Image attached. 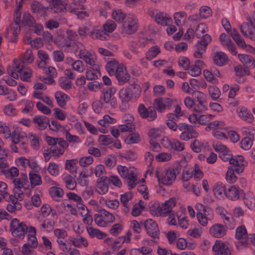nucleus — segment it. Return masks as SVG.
Listing matches in <instances>:
<instances>
[{"instance_id": "6", "label": "nucleus", "mask_w": 255, "mask_h": 255, "mask_svg": "<svg viewBox=\"0 0 255 255\" xmlns=\"http://www.w3.org/2000/svg\"><path fill=\"white\" fill-rule=\"evenodd\" d=\"M212 40L210 35L206 34L203 36L201 40L198 41L195 46L197 50L194 53V56L196 58H201L202 55L205 53L208 44Z\"/></svg>"}, {"instance_id": "25", "label": "nucleus", "mask_w": 255, "mask_h": 255, "mask_svg": "<svg viewBox=\"0 0 255 255\" xmlns=\"http://www.w3.org/2000/svg\"><path fill=\"white\" fill-rule=\"evenodd\" d=\"M33 122L36 127L40 130L45 129L49 124V119L44 116H36L33 118Z\"/></svg>"}, {"instance_id": "15", "label": "nucleus", "mask_w": 255, "mask_h": 255, "mask_svg": "<svg viewBox=\"0 0 255 255\" xmlns=\"http://www.w3.org/2000/svg\"><path fill=\"white\" fill-rule=\"evenodd\" d=\"M215 255H231V250L223 242L217 241L212 247Z\"/></svg>"}, {"instance_id": "50", "label": "nucleus", "mask_w": 255, "mask_h": 255, "mask_svg": "<svg viewBox=\"0 0 255 255\" xmlns=\"http://www.w3.org/2000/svg\"><path fill=\"white\" fill-rule=\"evenodd\" d=\"M140 137L136 133H132L129 134L125 139V142L128 144H133L138 142L140 141Z\"/></svg>"}, {"instance_id": "49", "label": "nucleus", "mask_w": 255, "mask_h": 255, "mask_svg": "<svg viewBox=\"0 0 255 255\" xmlns=\"http://www.w3.org/2000/svg\"><path fill=\"white\" fill-rule=\"evenodd\" d=\"M126 179H127L129 189H132L135 186L136 184V181L137 180V178L135 174L133 171H131Z\"/></svg>"}, {"instance_id": "11", "label": "nucleus", "mask_w": 255, "mask_h": 255, "mask_svg": "<svg viewBox=\"0 0 255 255\" xmlns=\"http://www.w3.org/2000/svg\"><path fill=\"white\" fill-rule=\"evenodd\" d=\"M155 176L157 178L159 184H162L166 185H170L172 182L175 180L176 176L173 171L170 169H168L166 172L163 174L161 177L158 175V172L156 171Z\"/></svg>"}, {"instance_id": "14", "label": "nucleus", "mask_w": 255, "mask_h": 255, "mask_svg": "<svg viewBox=\"0 0 255 255\" xmlns=\"http://www.w3.org/2000/svg\"><path fill=\"white\" fill-rule=\"evenodd\" d=\"M172 103V101L167 98H160L154 100V108L160 113L164 111L166 108H169Z\"/></svg>"}, {"instance_id": "61", "label": "nucleus", "mask_w": 255, "mask_h": 255, "mask_svg": "<svg viewBox=\"0 0 255 255\" xmlns=\"http://www.w3.org/2000/svg\"><path fill=\"white\" fill-rule=\"evenodd\" d=\"M99 213L101 214V216L108 222L112 223L115 220V218L111 213L104 209L100 210Z\"/></svg>"}, {"instance_id": "59", "label": "nucleus", "mask_w": 255, "mask_h": 255, "mask_svg": "<svg viewBox=\"0 0 255 255\" xmlns=\"http://www.w3.org/2000/svg\"><path fill=\"white\" fill-rule=\"evenodd\" d=\"M209 93L210 97L214 100L218 99L220 96V91L216 86H210L209 88Z\"/></svg>"}, {"instance_id": "38", "label": "nucleus", "mask_w": 255, "mask_h": 255, "mask_svg": "<svg viewBox=\"0 0 255 255\" xmlns=\"http://www.w3.org/2000/svg\"><path fill=\"white\" fill-rule=\"evenodd\" d=\"M63 180L65 183L66 187L69 190H74L77 185L76 182L75 181L73 177L69 174H64Z\"/></svg>"}, {"instance_id": "27", "label": "nucleus", "mask_w": 255, "mask_h": 255, "mask_svg": "<svg viewBox=\"0 0 255 255\" xmlns=\"http://www.w3.org/2000/svg\"><path fill=\"white\" fill-rule=\"evenodd\" d=\"M213 59L215 64L220 66L226 65L228 61L227 55L221 51L216 52L215 54Z\"/></svg>"}, {"instance_id": "48", "label": "nucleus", "mask_w": 255, "mask_h": 255, "mask_svg": "<svg viewBox=\"0 0 255 255\" xmlns=\"http://www.w3.org/2000/svg\"><path fill=\"white\" fill-rule=\"evenodd\" d=\"M197 218L199 223L202 226H205L208 224V221L212 219L213 215L208 216V215L202 214L201 212H198L197 213Z\"/></svg>"}, {"instance_id": "43", "label": "nucleus", "mask_w": 255, "mask_h": 255, "mask_svg": "<svg viewBox=\"0 0 255 255\" xmlns=\"http://www.w3.org/2000/svg\"><path fill=\"white\" fill-rule=\"evenodd\" d=\"M35 23L34 18L29 13L25 12L23 14L22 24L28 27H33Z\"/></svg>"}, {"instance_id": "28", "label": "nucleus", "mask_w": 255, "mask_h": 255, "mask_svg": "<svg viewBox=\"0 0 255 255\" xmlns=\"http://www.w3.org/2000/svg\"><path fill=\"white\" fill-rule=\"evenodd\" d=\"M67 196L69 199L74 201L77 203V207L79 209H81L83 210L88 211L86 206L83 204V200L82 198L77 194L73 192H68L67 193Z\"/></svg>"}, {"instance_id": "30", "label": "nucleus", "mask_w": 255, "mask_h": 255, "mask_svg": "<svg viewBox=\"0 0 255 255\" xmlns=\"http://www.w3.org/2000/svg\"><path fill=\"white\" fill-rule=\"evenodd\" d=\"M49 193L54 200L59 201L60 199L63 196L64 192L61 188L53 186L49 189Z\"/></svg>"}, {"instance_id": "26", "label": "nucleus", "mask_w": 255, "mask_h": 255, "mask_svg": "<svg viewBox=\"0 0 255 255\" xmlns=\"http://www.w3.org/2000/svg\"><path fill=\"white\" fill-rule=\"evenodd\" d=\"M12 143L16 144L21 142V140L26 139V134L21 131L19 129H15L11 133L10 136Z\"/></svg>"}, {"instance_id": "13", "label": "nucleus", "mask_w": 255, "mask_h": 255, "mask_svg": "<svg viewBox=\"0 0 255 255\" xmlns=\"http://www.w3.org/2000/svg\"><path fill=\"white\" fill-rule=\"evenodd\" d=\"M219 157L224 161H229L230 164L233 165H237L240 163L244 162V158L242 155H238L233 158L229 150L224 153H220Z\"/></svg>"}, {"instance_id": "55", "label": "nucleus", "mask_w": 255, "mask_h": 255, "mask_svg": "<svg viewBox=\"0 0 255 255\" xmlns=\"http://www.w3.org/2000/svg\"><path fill=\"white\" fill-rule=\"evenodd\" d=\"M133 119L132 117H130V119L129 121L130 123H128L126 125H121L119 127V129L121 132L130 131L131 132L134 129V126L131 124Z\"/></svg>"}, {"instance_id": "41", "label": "nucleus", "mask_w": 255, "mask_h": 255, "mask_svg": "<svg viewBox=\"0 0 255 255\" xmlns=\"http://www.w3.org/2000/svg\"><path fill=\"white\" fill-rule=\"evenodd\" d=\"M14 24H12L11 29L13 31V35L16 37L19 33L20 32V13L18 12H17L15 15H14Z\"/></svg>"}, {"instance_id": "32", "label": "nucleus", "mask_w": 255, "mask_h": 255, "mask_svg": "<svg viewBox=\"0 0 255 255\" xmlns=\"http://www.w3.org/2000/svg\"><path fill=\"white\" fill-rule=\"evenodd\" d=\"M204 64L202 61L197 60L195 61V64L191 67V69L189 74L191 76L196 77L200 75L201 73V69L203 68Z\"/></svg>"}, {"instance_id": "62", "label": "nucleus", "mask_w": 255, "mask_h": 255, "mask_svg": "<svg viewBox=\"0 0 255 255\" xmlns=\"http://www.w3.org/2000/svg\"><path fill=\"white\" fill-rule=\"evenodd\" d=\"M253 140L247 136L245 137L241 142V147L245 150L250 149L253 145Z\"/></svg>"}, {"instance_id": "45", "label": "nucleus", "mask_w": 255, "mask_h": 255, "mask_svg": "<svg viewBox=\"0 0 255 255\" xmlns=\"http://www.w3.org/2000/svg\"><path fill=\"white\" fill-rule=\"evenodd\" d=\"M239 116L245 121L250 123L252 121L253 115L249 111L245 108H242L239 113Z\"/></svg>"}, {"instance_id": "21", "label": "nucleus", "mask_w": 255, "mask_h": 255, "mask_svg": "<svg viewBox=\"0 0 255 255\" xmlns=\"http://www.w3.org/2000/svg\"><path fill=\"white\" fill-rule=\"evenodd\" d=\"M226 232L224 226L219 224L213 225L210 229V234L215 238H222L226 235Z\"/></svg>"}, {"instance_id": "31", "label": "nucleus", "mask_w": 255, "mask_h": 255, "mask_svg": "<svg viewBox=\"0 0 255 255\" xmlns=\"http://www.w3.org/2000/svg\"><path fill=\"white\" fill-rule=\"evenodd\" d=\"M238 57L245 67L255 66V61L253 60V57L251 55L240 54L238 55Z\"/></svg>"}, {"instance_id": "51", "label": "nucleus", "mask_w": 255, "mask_h": 255, "mask_svg": "<svg viewBox=\"0 0 255 255\" xmlns=\"http://www.w3.org/2000/svg\"><path fill=\"white\" fill-rule=\"evenodd\" d=\"M95 70L92 68L86 72V77L88 80H95L98 79L97 74L99 73V69L98 67H95Z\"/></svg>"}, {"instance_id": "18", "label": "nucleus", "mask_w": 255, "mask_h": 255, "mask_svg": "<svg viewBox=\"0 0 255 255\" xmlns=\"http://www.w3.org/2000/svg\"><path fill=\"white\" fill-rule=\"evenodd\" d=\"M242 34L253 40H255V27L254 24H244L240 26Z\"/></svg>"}, {"instance_id": "3", "label": "nucleus", "mask_w": 255, "mask_h": 255, "mask_svg": "<svg viewBox=\"0 0 255 255\" xmlns=\"http://www.w3.org/2000/svg\"><path fill=\"white\" fill-rule=\"evenodd\" d=\"M116 92V89L114 87L103 89L101 96V104H109L114 108L117 107V101L115 97Z\"/></svg>"}, {"instance_id": "44", "label": "nucleus", "mask_w": 255, "mask_h": 255, "mask_svg": "<svg viewBox=\"0 0 255 255\" xmlns=\"http://www.w3.org/2000/svg\"><path fill=\"white\" fill-rule=\"evenodd\" d=\"M160 52L159 48L157 46L151 47L146 53V58L151 60L156 57Z\"/></svg>"}, {"instance_id": "29", "label": "nucleus", "mask_w": 255, "mask_h": 255, "mask_svg": "<svg viewBox=\"0 0 255 255\" xmlns=\"http://www.w3.org/2000/svg\"><path fill=\"white\" fill-rule=\"evenodd\" d=\"M213 191L214 195L218 199H222L226 196L225 186L220 182H218L214 185Z\"/></svg>"}, {"instance_id": "12", "label": "nucleus", "mask_w": 255, "mask_h": 255, "mask_svg": "<svg viewBox=\"0 0 255 255\" xmlns=\"http://www.w3.org/2000/svg\"><path fill=\"white\" fill-rule=\"evenodd\" d=\"M219 39L224 47L227 48L232 55H237V52L236 51V45L228 35L224 33H222L220 36Z\"/></svg>"}, {"instance_id": "2", "label": "nucleus", "mask_w": 255, "mask_h": 255, "mask_svg": "<svg viewBox=\"0 0 255 255\" xmlns=\"http://www.w3.org/2000/svg\"><path fill=\"white\" fill-rule=\"evenodd\" d=\"M10 227L12 236L21 239L24 238L25 234L27 232L28 227L25 223L20 222L16 218L11 221Z\"/></svg>"}, {"instance_id": "19", "label": "nucleus", "mask_w": 255, "mask_h": 255, "mask_svg": "<svg viewBox=\"0 0 255 255\" xmlns=\"http://www.w3.org/2000/svg\"><path fill=\"white\" fill-rule=\"evenodd\" d=\"M115 74H116V77L120 84H123L129 80L130 76L128 73L126 68H125L124 66L122 64L119 66Z\"/></svg>"}, {"instance_id": "64", "label": "nucleus", "mask_w": 255, "mask_h": 255, "mask_svg": "<svg viewBox=\"0 0 255 255\" xmlns=\"http://www.w3.org/2000/svg\"><path fill=\"white\" fill-rule=\"evenodd\" d=\"M191 94L196 102L199 101L202 102V101H205L206 100L205 95L200 91H193Z\"/></svg>"}, {"instance_id": "56", "label": "nucleus", "mask_w": 255, "mask_h": 255, "mask_svg": "<svg viewBox=\"0 0 255 255\" xmlns=\"http://www.w3.org/2000/svg\"><path fill=\"white\" fill-rule=\"evenodd\" d=\"M247 236V230L245 226H241L237 228L236 232V238L237 239H245Z\"/></svg>"}, {"instance_id": "35", "label": "nucleus", "mask_w": 255, "mask_h": 255, "mask_svg": "<svg viewBox=\"0 0 255 255\" xmlns=\"http://www.w3.org/2000/svg\"><path fill=\"white\" fill-rule=\"evenodd\" d=\"M131 98H137L141 93V89L137 84H131L126 88Z\"/></svg>"}, {"instance_id": "60", "label": "nucleus", "mask_w": 255, "mask_h": 255, "mask_svg": "<svg viewBox=\"0 0 255 255\" xmlns=\"http://www.w3.org/2000/svg\"><path fill=\"white\" fill-rule=\"evenodd\" d=\"M88 175L85 171L81 172L77 179V182L81 186H84L88 185L89 181L87 179Z\"/></svg>"}, {"instance_id": "54", "label": "nucleus", "mask_w": 255, "mask_h": 255, "mask_svg": "<svg viewBox=\"0 0 255 255\" xmlns=\"http://www.w3.org/2000/svg\"><path fill=\"white\" fill-rule=\"evenodd\" d=\"M49 149L50 152H51L52 155L55 157H59L64 152V149L59 147L57 144L51 146Z\"/></svg>"}, {"instance_id": "22", "label": "nucleus", "mask_w": 255, "mask_h": 255, "mask_svg": "<svg viewBox=\"0 0 255 255\" xmlns=\"http://www.w3.org/2000/svg\"><path fill=\"white\" fill-rule=\"evenodd\" d=\"M234 70L236 72V75L237 77L236 80L238 83L244 82L245 80L244 77V75H249L250 74L248 67L243 68L241 65L236 66L234 68Z\"/></svg>"}, {"instance_id": "53", "label": "nucleus", "mask_w": 255, "mask_h": 255, "mask_svg": "<svg viewBox=\"0 0 255 255\" xmlns=\"http://www.w3.org/2000/svg\"><path fill=\"white\" fill-rule=\"evenodd\" d=\"M59 84L60 87L64 90H68L71 88L72 82L67 78L61 77L59 80Z\"/></svg>"}, {"instance_id": "7", "label": "nucleus", "mask_w": 255, "mask_h": 255, "mask_svg": "<svg viewBox=\"0 0 255 255\" xmlns=\"http://www.w3.org/2000/svg\"><path fill=\"white\" fill-rule=\"evenodd\" d=\"M175 205V199L170 198L162 204L161 206H158L152 214L157 216H165L167 213L171 212L172 209Z\"/></svg>"}, {"instance_id": "63", "label": "nucleus", "mask_w": 255, "mask_h": 255, "mask_svg": "<svg viewBox=\"0 0 255 255\" xmlns=\"http://www.w3.org/2000/svg\"><path fill=\"white\" fill-rule=\"evenodd\" d=\"M200 14L202 18H206L212 14V10L208 6H203L200 8Z\"/></svg>"}, {"instance_id": "1", "label": "nucleus", "mask_w": 255, "mask_h": 255, "mask_svg": "<svg viewBox=\"0 0 255 255\" xmlns=\"http://www.w3.org/2000/svg\"><path fill=\"white\" fill-rule=\"evenodd\" d=\"M51 2L52 6L50 8L44 7L38 1H34L31 4V9L33 12L44 14L46 10L50 8L53 10L55 13L63 11L66 9L65 4L66 3L63 0H48Z\"/></svg>"}, {"instance_id": "16", "label": "nucleus", "mask_w": 255, "mask_h": 255, "mask_svg": "<svg viewBox=\"0 0 255 255\" xmlns=\"http://www.w3.org/2000/svg\"><path fill=\"white\" fill-rule=\"evenodd\" d=\"M109 184L110 179L106 176H102L98 179L96 188L97 192L101 195L106 194L108 191Z\"/></svg>"}, {"instance_id": "39", "label": "nucleus", "mask_w": 255, "mask_h": 255, "mask_svg": "<svg viewBox=\"0 0 255 255\" xmlns=\"http://www.w3.org/2000/svg\"><path fill=\"white\" fill-rule=\"evenodd\" d=\"M87 230L89 235L91 238L97 237L99 239H103L107 236L106 233L91 227L87 228Z\"/></svg>"}, {"instance_id": "4", "label": "nucleus", "mask_w": 255, "mask_h": 255, "mask_svg": "<svg viewBox=\"0 0 255 255\" xmlns=\"http://www.w3.org/2000/svg\"><path fill=\"white\" fill-rule=\"evenodd\" d=\"M179 130L180 132V138L183 140H188L190 138L198 136V133L193 127L186 123H180L178 125Z\"/></svg>"}, {"instance_id": "46", "label": "nucleus", "mask_w": 255, "mask_h": 255, "mask_svg": "<svg viewBox=\"0 0 255 255\" xmlns=\"http://www.w3.org/2000/svg\"><path fill=\"white\" fill-rule=\"evenodd\" d=\"M112 17L118 22L122 23L126 18V14L121 9H118L113 11Z\"/></svg>"}, {"instance_id": "20", "label": "nucleus", "mask_w": 255, "mask_h": 255, "mask_svg": "<svg viewBox=\"0 0 255 255\" xmlns=\"http://www.w3.org/2000/svg\"><path fill=\"white\" fill-rule=\"evenodd\" d=\"M54 42L58 46L65 51L72 46L70 40L67 36L63 35H58L55 38Z\"/></svg>"}, {"instance_id": "36", "label": "nucleus", "mask_w": 255, "mask_h": 255, "mask_svg": "<svg viewBox=\"0 0 255 255\" xmlns=\"http://www.w3.org/2000/svg\"><path fill=\"white\" fill-rule=\"evenodd\" d=\"M55 97L58 105L63 108L66 105V101L69 97L63 92L57 91L55 93Z\"/></svg>"}, {"instance_id": "42", "label": "nucleus", "mask_w": 255, "mask_h": 255, "mask_svg": "<svg viewBox=\"0 0 255 255\" xmlns=\"http://www.w3.org/2000/svg\"><path fill=\"white\" fill-rule=\"evenodd\" d=\"M120 65L115 59H112L107 62L106 67L110 75H114Z\"/></svg>"}, {"instance_id": "5", "label": "nucleus", "mask_w": 255, "mask_h": 255, "mask_svg": "<svg viewBox=\"0 0 255 255\" xmlns=\"http://www.w3.org/2000/svg\"><path fill=\"white\" fill-rule=\"evenodd\" d=\"M138 27L137 20L134 15H128L123 24V31L126 34H132Z\"/></svg>"}, {"instance_id": "23", "label": "nucleus", "mask_w": 255, "mask_h": 255, "mask_svg": "<svg viewBox=\"0 0 255 255\" xmlns=\"http://www.w3.org/2000/svg\"><path fill=\"white\" fill-rule=\"evenodd\" d=\"M88 35L91 36L93 39H98L102 40L106 39L107 37L109 36L108 34H106V32L98 27H94L91 31L88 32Z\"/></svg>"}, {"instance_id": "57", "label": "nucleus", "mask_w": 255, "mask_h": 255, "mask_svg": "<svg viewBox=\"0 0 255 255\" xmlns=\"http://www.w3.org/2000/svg\"><path fill=\"white\" fill-rule=\"evenodd\" d=\"M182 116V113H181V108L179 105H177L174 110V113L168 114L167 117L170 119H173L175 121H178L179 117Z\"/></svg>"}, {"instance_id": "10", "label": "nucleus", "mask_w": 255, "mask_h": 255, "mask_svg": "<svg viewBox=\"0 0 255 255\" xmlns=\"http://www.w3.org/2000/svg\"><path fill=\"white\" fill-rule=\"evenodd\" d=\"M145 229L147 234L153 238H158L159 233L158 225L152 219H147L144 221Z\"/></svg>"}, {"instance_id": "47", "label": "nucleus", "mask_w": 255, "mask_h": 255, "mask_svg": "<svg viewBox=\"0 0 255 255\" xmlns=\"http://www.w3.org/2000/svg\"><path fill=\"white\" fill-rule=\"evenodd\" d=\"M119 98L123 103L128 102L132 99L126 88H123L121 89L119 91Z\"/></svg>"}, {"instance_id": "9", "label": "nucleus", "mask_w": 255, "mask_h": 255, "mask_svg": "<svg viewBox=\"0 0 255 255\" xmlns=\"http://www.w3.org/2000/svg\"><path fill=\"white\" fill-rule=\"evenodd\" d=\"M138 113L142 118H147L148 121H153L157 117L156 112L154 107H149L147 109L142 104L139 105Z\"/></svg>"}, {"instance_id": "33", "label": "nucleus", "mask_w": 255, "mask_h": 255, "mask_svg": "<svg viewBox=\"0 0 255 255\" xmlns=\"http://www.w3.org/2000/svg\"><path fill=\"white\" fill-rule=\"evenodd\" d=\"M241 191V190H239L235 186H232L226 190V196L232 200H236L239 198Z\"/></svg>"}, {"instance_id": "34", "label": "nucleus", "mask_w": 255, "mask_h": 255, "mask_svg": "<svg viewBox=\"0 0 255 255\" xmlns=\"http://www.w3.org/2000/svg\"><path fill=\"white\" fill-rule=\"evenodd\" d=\"M29 178L32 188L40 185L42 184V180L40 175L33 171L30 172Z\"/></svg>"}, {"instance_id": "58", "label": "nucleus", "mask_w": 255, "mask_h": 255, "mask_svg": "<svg viewBox=\"0 0 255 255\" xmlns=\"http://www.w3.org/2000/svg\"><path fill=\"white\" fill-rule=\"evenodd\" d=\"M47 170L49 173L52 176H56L59 174V166L55 163L50 162Z\"/></svg>"}, {"instance_id": "52", "label": "nucleus", "mask_w": 255, "mask_h": 255, "mask_svg": "<svg viewBox=\"0 0 255 255\" xmlns=\"http://www.w3.org/2000/svg\"><path fill=\"white\" fill-rule=\"evenodd\" d=\"M220 214L221 216V218L222 219H224L226 220V222H225V224L226 225H228L229 226L232 227L230 224L234 221V219L232 215L229 214H228L226 211L223 209L221 210Z\"/></svg>"}, {"instance_id": "40", "label": "nucleus", "mask_w": 255, "mask_h": 255, "mask_svg": "<svg viewBox=\"0 0 255 255\" xmlns=\"http://www.w3.org/2000/svg\"><path fill=\"white\" fill-rule=\"evenodd\" d=\"M187 165V161L185 158H182L179 162H176L174 163L173 168H170L171 170L173 171L175 173V176L179 174L181 172L182 168H185Z\"/></svg>"}, {"instance_id": "24", "label": "nucleus", "mask_w": 255, "mask_h": 255, "mask_svg": "<svg viewBox=\"0 0 255 255\" xmlns=\"http://www.w3.org/2000/svg\"><path fill=\"white\" fill-rule=\"evenodd\" d=\"M69 241L76 248H81L82 246L87 247L88 246L86 239L81 236H77L76 237H70Z\"/></svg>"}, {"instance_id": "37", "label": "nucleus", "mask_w": 255, "mask_h": 255, "mask_svg": "<svg viewBox=\"0 0 255 255\" xmlns=\"http://www.w3.org/2000/svg\"><path fill=\"white\" fill-rule=\"evenodd\" d=\"M187 14L184 11H180L174 13L173 15L175 24L178 26H182L185 23Z\"/></svg>"}, {"instance_id": "8", "label": "nucleus", "mask_w": 255, "mask_h": 255, "mask_svg": "<svg viewBox=\"0 0 255 255\" xmlns=\"http://www.w3.org/2000/svg\"><path fill=\"white\" fill-rule=\"evenodd\" d=\"M247 164V162H244L239 164H237V165H235L229 167L226 173V178L227 181L230 183L235 182L237 179V177L235 174V171L237 173L242 172Z\"/></svg>"}, {"instance_id": "17", "label": "nucleus", "mask_w": 255, "mask_h": 255, "mask_svg": "<svg viewBox=\"0 0 255 255\" xmlns=\"http://www.w3.org/2000/svg\"><path fill=\"white\" fill-rule=\"evenodd\" d=\"M154 21L161 26H167L172 22V19L170 15L164 12L159 11L155 16Z\"/></svg>"}]
</instances>
